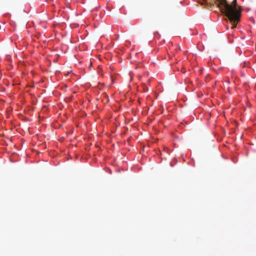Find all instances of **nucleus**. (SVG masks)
<instances>
[{
	"label": "nucleus",
	"instance_id": "nucleus-1",
	"mask_svg": "<svg viewBox=\"0 0 256 256\" xmlns=\"http://www.w3.org/2000/svg\"><path fill=\"white\" fill-rule=\"evenodd\" d=\"M214 1L224 16H241L242 8L237 4V0H233L230 4L226 0Z\"/></svg>",
	"mask_w": 256,
	"mask_h": 256
},
{
	"label": "nucleus",
	"instance_id": "nucleus-3",
	"mask_svg": "<svg viewBox=\"0 0 256 256\" xmlns=\"http://www.w3.org/2000/svg\"><path fill=\"white\" fill-rule=\"evenodd\" d=\"M205 1H206V0H205Z\"/></svg>",
	"mask_w": 256,
	"mask_h": 256
},
{
	"label": "nucleus",
	"instance_id": "nucleus-2",
	"mask_svg": "<svg viewBox=\"0 0 256 256\" xmlns=\"http://www.w3.org/2000/svg\"><path fill=\"white\" fill-rule=\"evenodd\" d=\"M226 20L229 21L232 26V28H234L236 26L237 24L240 22L241 17H226Z\"/></svg>",
	"mask_w": 256,
	"mask_h": 256
}]
</instances>
